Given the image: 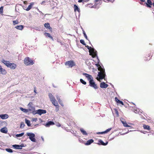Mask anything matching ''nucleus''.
I'll return each mask as SVG.
<instances>
[{
	"label": "nucleus",
	"instance_id": "2f4dec72",
	"mask_svg": "<svg viewBox=\"0 0 154 154\" xmlns=\"http://www.w3.org/2000/svg\"><path fill=\"white\" fill-rule=\"evenodd\" d=\"M24 134V132H22L19 134H16V136L17 137H22Z\"/></svg>",
	"mask_w": 154,
	"mask_h": 154
},
{
	"label": "nucleus",
	"instance_id": "bf43d9fd",
	"mask_svg": "<svg viewBox=\"0 0 154 154\" xmlns=\"http://www.w3.org/2000/svg\"><path fill=\"white\" fill-rule=\"evenodd\" d=\"M41 139L43 141H44V139L42 137H41Z\"/></svg>",
	"mask_w": 154,
	"mask_h": 154
},
{
	"label": "nucleus",
	"instance_id": "c9c22d12",
	"mask_svg": "<svg viewBox=\"0 0 154 154\" xmlns=\"http://www.w3.org/2000/svg\"><path fill=\"white\" fill-rule=\"evenodd\" d=\"M99 62L98 63V62H97L98 63H96L95 64V65L98 67V70H99V68L101 66H103L102 64L100 65L98 63H99Z\"/></svg>",
	"mask_w": 154,
	"mask_h": 154
},
{
	"label": "nucleus",
	"instance_id": "ea45409f",
	"mask_svg": "<svg viewBox=\"0 0 154 154\" xmlns=\"http://www.w3.org/2000/svg\"><path fill=\"white\" fill-rule=\"evenodd\" d=\"M111 129H112V128H109L106 129V130H105V131H104L105 133V134L107 132H108L109 131L111 130Z\"/></svg>",
	"mask_w": 154,
	"mask_h": 154
},
{
	"label": "nucleus",
	"instance_id": "603ef678",
	"mask_svg": "<svg viewBox=\"0 0 154 154\" xmlns=\"http://www.w3.org/2000/svg\"><path fill=\"white\" fill-rule=\"evenodd\" d=\"M21 146V149H22L23 147H24L25 146L24 145V144H22L21 145H20Z\"/></svg>",
	"mask_w": 154,
	"mask_h": 154
},
{
	"label": "nucleus",
	"instance_id": "6ab92c4d",
	"mask_svg": "<svg viewBox=\"0 0 154 154\" xmlns=\"http://www.w3.org/2000/svg\"><path fill=\"white\" fill-rule=\"evenodd\" d=\"M44 26L45 28L49 29L51 31H52V28L51 27H50V24L49 23H45L44 24Z\"/></svg>",
	"mask_w": 154,
	"mask_h": 154
},
{
	"label": "nucleus",
	"instance_id": "5701e85b",
	"mask_svg": "<svg viewBox=\"0 0 154 154\" xmlns=\"http://www.w3.org/2000/svg\"><path fill=\"white\" fill-rule=\"evenodd\" d=\"M147 7L150 8L151 7V5H152V3L150 0L147 1V3H146Z\"/></svg>",
	"mask_w": 154,
	"mask_h": 154
},
{
	"label": "nucleus",
	"instance_id": "412c9836",
	"mask_svg": "<svg viewBox=\"0 0 154 154\" xmlns=\"http://www.w3.org/2000/svg\"><path fill=\"white\" fill-rule=\"evenodd\" d=\"M34 4V2L31 3L30 5L28 6V7L26 9V11H29L32 8L33 5Z\"/></svg>",
	"mask_w": 154,
	"mask_h": 154
},
{
	"label": "nucleus",
	"instance_id": "3c124183",
	"mask_svg": "<svg viewBox=\"0 0 154 154\" xmlns=\"http://www.w3.org/2000/svg\"><path fill=\"white\" fill-rule=\"evenodd\" d=\"M115 111L117 115V116H119V114L118 111V110L117 109H115Z\"/></svg>",
	"mask_w": 154,
	"mask_h": 154
},
{
	"label": "nucleus",
	"instance_id": "f704fd0d",
	"mask_svg": "<svg viewBox=\"0 0 154 154\" xmlns=\"http://www.w3.org/2000/svg\"><path fill=\"white\" fill-rule=\"evenodd\" d=\"M80 42L82 44L86 46V44L85 43V42L84 41V40L83 39H81L80 40Z\"/></svg>",
	"mask_w": 154,
	"mask_h": 154
},
{
	"label": "nucleus",
	"instance_id": "7ed1b4c3",
	"mask_svg": "<svg viewBox=\"0 0 154 154\" xmlns=\"http://www.w3.org/2000/svg\"><path fill=\"white\" fill-rule=\"evenodd\" d=\"M2 62L8 67L12 69H15L17 67L16 64L14 63H11L9 61H6L5 60H3Z\"/></svg>",
	"mask_w": 154,
	"mask_h": 154
},
{
	"label": "nucleus",
	"instance_id": "5fc2aeb1",
	"mask_svg": "<svg viewBox=\"0 0 154 154\" xmlns=\"http://www.w3.org/2000/svg\"><path fill=\"white\" fill-rule=\"evenodd\" d=\"M83 2V0H79L78 2L79 3L82 2Z\"/></svg>",
	"mask_w": 154,
	"mask_h": 154
},
{
	"label": "nucleus",
	"instance_id": "774afa93",
	"mask_svg": "<svg viewBox=\"0 0 154 154\" xmlns=\"http://www.w3.org/2000/svg\"><path fill=\"white\" fill-rule=\"evenodd\" d=\"M114 0H111V2H114Z\"/></svg>",
	"mask_w": 154,
	"mask_h": 154
},
{
	"label": "nucleus",
	"instance_id": "c85d7f7f",
	"mask_svg": "<svg viewBox=\"0 0 154 154\" xmlns=\"http://www.w3.org/2000/svg\"><path fill=\"white\" fill-rule=\"evenodd\" d=\"M25 123L27 124V125L28 126H30L31 125L30 124V121L26 119H25Z\"/></svg>",
	"mask_w": 154,
	"mask_h": 154
},
{
	"label": "nucleus",
	"instance_id": "72a5a7b5",
	"mask_svg": "<svg viewBox=\"0 0 154 154\" xmlns=\"http://www.w3.org/2000/svg\"><path fill=\"white\" fill-rule=\"evenodd\" d=\"M80 81L83 85H85L86 84V82L82 79H80Z\"/></svg>",
	"mask_w": 154,
	"mask_h": 154
},
{
	"label": "nucleus",
	"instance_id": "423d86ee",
	"mask_svg": "<svg viewBox=\"0 0 154 154\" xmlns=\"http://www.w3.org/2000/svg\"><path fill=\"white\" fill-rule=\"evenodd\" d=\"M48 95L50 100L52 102V104L54 106H57L58 104V103L52 94L51 93H49Z\"/></svg>",
	"mask_w": 154,
	"mask_h": 154
},
{
	"label": "nucleus",
	"instance_id": "f03ea898",
	"mask_svg": "<svg viewBox=\"0 0 154 154\" xmlns=\"http://www.w3.org/2000/svg\"><path fill=\"white\" fill-rule=\"evenodd\" d=\"M99 72H98V74L97 77V80H102L104 79L105 80H106L105 77L106 76L105 69L103 66H102L99 69Z\"/></svg>",
	"mask_w": 154,
	"mask_h": 154
},
{
	"label": "nucleus",
	"instance_id": "4c0bfd02",
	"mask_svg": "<svg viewBox=\"0 0 154 154\" xmlns=\"http://www.w3.org/2000/svg\"><path fill=\"white\" fill-rule=\"evenodd\" d=\"M25 126V125L24 124V123L23 122H21L20 124V128H23Z\"/></svg>",
	"mask_w": 154,
	"mask_h": 154
},
{
	"label": "nucleus",
	"instance_id": "37998d69",
	"mask_svg": "<svg viewBox=\"0 0 154 154\" xmlns=\"http://www.w3.org/2000/svg\"><path fill=\"white\" fill-rule=\"evenodd\" d=\"M56 106L55 110L56 112H57L58 111V110H59V106L58 105V104L57 106Z\"/></svg>",
	"mask_w": 154,
	"mask_h": 154
},
{
	"label": "nucleus",
	"instance_id": "473e14b6",
	"mask_svg": "<svg viewBox=\"0 0 154 154\" xmlns=\"http://www.w3.org/2000/svg\"><path fill=\"white\" fill-rule=\"evenodd\" d=\"M82 31H83V34L84 37L86 39L88 40V37L87 35L85 33V32L83 29L82 30Z\"/></svg>",
	"mask_w": 154,
	"mask_h": 154
},
{
	"label": "nucleus",
	"instance_id": "69168bd1",
	"mask_svg": "<svg viewBox=\"0 0 154 154\" xmlns=\"http://www.w3.org/2000/svg\"><path fill=\"white\" fill-rule=\"evenodd\" d=\"M152 5H153V7H154V2H153V3H152Z\"/></svg>",
	"mask_w": 154,
	"mask_h": 154
},
{
	"label": "nucleus",
	"instance_id": "4468645a",
	"mask_svg": "<svg viewBox=\"0 0 154 154\" xmlns=\"http://www.w3.org/2000/svg\"><path fill=\"white\" fill-rule=\"evenodd\" d=\"M6 73V71L5 69L2 68V66L0 65V74H5Z\"/></svg>",
	"mask_w": 154,
	"mask_h": 154
},
{
	"label": "nucleus",
	"instance_id": "6e6d98bb",
	"mask_svg": "<svg viewBox=\"0 0 154 154\" xmlns=\"http://www.w3.org/2000/svg\"><path fill=\"white\" fill-rule=\"evenodd\" d=\"M128 133V132H126V133L122 134H121V135H125V134H127Z\"/></svg>",
	"mask_w": 154,
	"mask_h": 154
},
{
	"label": "nucleus",
	"instance_id": "20e7f679",
	"mask_svg": "<svg viewBox=\"0 0 154 154\" xmlns=\"http://www.w3.org/2000/svg\"><path fill=\"white\" fill-rule=\"evenodd\" d=\"M26 135L29 137V138L31 141L33 142H35L36 141V140L35 138V135L34 133L32 132H27L26 133Z\"/></svg>",
	"mask_w": 154,
	"mask_h": 154
},
{
	"label": "nucleus",
	"instance_id": "7c9ffc66",
	"mask_svg": "<svg viewBox=\"0 0 154 154\" xmlns=\"http://www.w3.org/2000/svg\"><path fill=\"white\" fill-rule=\"evenodd\" d=\"M5 150L9 153H12L13 152V150L11 148H8L5 149Z\"/></svg>",
	"mask_w": 154,
	"mask_h": 154
},
{
	"label": "nucleus",
	"instance_id": "9d476101",
	"mask_svg": "<svg viewBox=\"0 0 154 154\" xmlns=\"http://www.w3.org/2000/svg\"><path fill=\"white\" fill-rule=\"evenodd\" d=\"M28 112L29 111L31 113H32L34 115V112H35V107L33 106L28 107Z\"/></svg>",
	"mask_w": 154,
	"mask_h": 154
},
{
	"label": "nucleus",
	"instance_id": "393cba45",
	"mask_svg": "<svg viewBox=\"0 0 154 154\" xmlns=\"http://www.w3.org/2000/svg\"><path fill=\"white\" fill-rule=\"evenodd\" d=\"M44 35L46 37H48L50 38L53 41L54 40L53 37L49 33L47 32H45L44 33Z\"/></svg>",
	"mask_w": 154,
	"mask_h": 154
},
{
	"label": "nucleus",
	"instance_id": "dca6fc26",
	"mask_svg": "<svg viewBox=\"0 0 154 154\" xmlns=\"http://www.w3.org/2000/svg\"><path fill=\"white\" fill-rule=\"evenodd\" d=\"M74 11L75 12H76V11L79 12V13H80V9L79 8L78 6H77V5L75 4L74 5Z\"/></svg>",
	"mask_w": 154,
	"mask_h": 154
},
{
	"label": "nucleus",
	"instance_id": "de8ad7c7",
	"mask_svg": "<svg viewBox=\"0 0 154 154\" xmlns=\"http://www.w3.org/2000/svg\"><path fill=\"white\" fill-rule=\"evenodd\" d=\"M139 110L138 109V110L137 109H136V110H134V112L135 113H139Z\"/></svg>",
	"mask_w": 154,
	"mask_h": 154
},
{
	"label": "nucleus",
	"instance_id": "c756f323",
	"mask_svg": "<svg viewBox=\"0 0 154 154\" xmlns=\"http://www.w3.org/2000/svg\"><path fill=\"white\" fill-rule=\"evenodd\" d=\"M143 127L144 129L148 130H149L150 129V126L149 125H144Z\"/></svg>",
	"mask_w": 154,
	"mask_h": 154
},
{
	"label": "nucleus",
	"instance_id": "f257e3e1",
	"mask_svg": "<svg viewBox=\"0 0 154 154\" xmlns=\"http://www.w3.org/2000/svg\"><path fill=\"white\" fill-rule=\"evenodd\" d=\"M82 74L88 79L89 81V86L95 89L98 88V87L94 81L93 78L91 75L85 73H83Z\"/></svg>",
	"mask_w": 154,
	"mask_h": 154
},
{
	"label": "nucleus",
	"instance_id": "09e8293b",
	"mask_svg": "<svg viewBox=\"0 0 154 154\" xmlns=\"http://www.w3.org/2000/svg\"><path fill=\"white\" fill-rule=\"evenodd\" d=\"M37 118H34L32 119V121L33 122H36L37 121Z\"/></svg>",
	"mask_w": 154,
	"mask_h": 154
},
{
	"label": "nucleus",
	"instance_id": "e2e57ef3",
	"mask_svg": "<svg viewBox=\"0 0 154 154\" xmlns=\"http://www.w3.org/2000/svg\"><path fill=\"white\" fill-rule=\"evenodd\" d=\"M36 90H35V89H34V92L35 93H36Z\"/></svg>",
	"mask_w": 154,
	"mask_h": 154
},
{
	"label": "nucleus",
	"instance_id": "a878e982",
	"mask_svg": "<svg viewBox=\"0 0 154 154\" xmlns=\"http://www.w3.org/2000/svg\"><path fill=\"white\" fill-rule=\"evenodd\" d=\"M80 131L83 135H87L88 134L82 128L80 129Z\"/></svg>",
	"mask_w": 154,
	"mask_h": 154
},
{
	"label": "nucleus",
	"instance_id": "79ce46f5",
	"mask_svg": "<svg viewBox=\"0 0 154 154\" xmlns=\"http://www.w3.org/2000/svg\"><path fill=\"white\" fill-rule=\"evenodd\" d=\"M3 7L1 6L0 7V13H2L3 12Z\"/></svg>",
	"mask_w": 154,
	"mask_h": 154
},
{
	"label": "nucleus",
	"instance_id": "864d4df0",
	"mask_svg": "<svg viewBox=\"0 0 154 154\" xmlns=\"http://www.w3.org/2000/svg\"><path fill=\"white\" fill-rule=\"evenodd\" d=\"M57 126L58 127H60L61 126V125L60 123H58L57 125Z\"/></svg>",
	"mask_w": 154,
	"mask_h": 154
},
{
	"label": "nucleus",
	"instance_id": "f8f14e48",
	"mask_svg": "<svg viewBox=\"0 0 154 154\" xmlns=\"http://www.w3.org/2000/svg\"><path fill=\"white\" fill-rule=\"evenodd\" d=\"M108 86V85L104 82H102L100 84V87L101 88H106Z\"/></svg>",
	"mask_w": 154,
	"mask_h": 154
},
{
	"label": "nucleus",
	"instance_id": "13d9d810",
	"mask_svg": "<svg viewBox=\"0 0 154 154\" xmlns=\"http://www.w3.org/2000/svg\"><path fill=\"white\" fill-rule=\"evenodd\" d=\"M110 85H111L112 87V88H114V86L113 85H112L111 83H110Z\"/></svg>",
	"mask_w": 154,
	"mask_h": 154
},
{
	"label": "nucleus",
	"instance_id": "8fccbe9b",
	"mask_svg": "<svg viewBox=\"0 0 154 154\" xmlns=\"http://www.w3.org/2000/svg\"><path fill=\"white\" fill-rule=\"evenodd\" d=\"M119 100L117 97H115V100L116 102L118 103Z\"/></svg>",
	"mask_w": 154,
	"mask_h": 154
},
{
	"label": "nucleus",
	"instance_id": "58836bf2",
	"mask_svg": "<svg viewBox=\"0 0 154 154\" xmlns=\"http://www.w3.org/2000/svg\"><path fill=\"white\" fill-rule=\"evenodd\" d=\"M13 24L14 25H15V24H17L18 23V21L17 20H14L13 21Z\"/></svg>",
	"mask_w": 154,
	"mask_h": 154
},
{
	"label": "nucleus",
	"instance_id": "bb28decb",
	"mask_svg": "<svg viewBox=\"0 0 154 154\" xmlns=\"http://www.w3.org/2000/svg\"><path fill=\"white\" fill-rule=\"evenodd\" d=\"M20 109L21 111L24 113H27L28 112V109H24L22 107H20Z\"/></svg>",
	"mask_w": 154,
	"mask_h": 154
},
{
	"label": "nucleus",
	"instance_id": "2eb2a0df",
	"mask_svg": "<svg viewBox=\"0 0 154 154\" xmlns=\"http://www.w3.org/2000/svg\"><path fill=\"white\" fill-rule=\"evenodd\" d=\"M0 117L3 119H5L8 117V116L7 114H0Z\"/></svg>",
	"mask_w": 154,
	"mask_h": 154
},
{
	"label": "nucleus",
	"instance_id": "9b49d317",
	"mask_svg": "<svg viewBox=\"0 0 154 154\" xmlns=\"http://www.w3.org/2000/svg\"><path fill=\"white\" fill-rule=\"evenodd\" d=\"M121 121L123 124L124 126L125 127H131V126L127 124L126 122L125 121L124 119L122 118H121Z\"/></svg>",
	"mask_w": 154,
	"mask_h": 154
},
{
	"label": "nucleus",
	"instance_id": "a18cd8bd",
	"mask_svg": "<svg viewBox=\"0 0 154 154\" xmlns=\"http://www.w3.org/2000/svg\"><path fill=\"white\" fill-rule=\"evenodd\" d=\"M97 134H105V132L104 131L102 132H98L97 133Z\"/></svg>",
	"mask_w": 154,
	"mask_h": 154
},
{
	"label": "nucleus",
	"instance_id": "ddd939ff",
	"mask_svg": "<svg viewBox=\"0 0 154 154\" xmlns=\"http://www.w3.org/2000/svg\"><path fill=\"white\" fill-rule=\"evenodd\" d=\"M98 143H97L99 145H102L103 146L106 145L108 142V141L106 142V143H104L103 140H98Z\"/></svg>",
	"mask_w": 154,
	"mask_h": 154
},
{
	"label": "nucleus",
	"instance_id": "b1692460",
	"mask_svg": "<svg viewBox=\"0 0 154 154\" xmlns=\"http://www.w3.org/2000/svg\"><path fill=\"white\" fill-rule=\"evenodd\" d=\"M12 146L15 149H21V146L20 145L14 144L12 145Z\"/></svg>",
	"mask_w": 154,
	"mask_h": 154
},
{
	"label": "nucleus",
	"instance_id": "c03bdc74",
	"mask_svg": "<svg viewBox=\"0 0 154 154\" xmlns=\"http://www.w3.org/2000/svg\"><path fill=\"white\" fill-rule=\"evenodd\" d=\"M117 103L119 104H120L122 105H124L123 102L122 101L120 100L118 101V102Z\"/></svg>",
	"mask_w": 154,
	"mask_h": 154
},
{
	"label": "nucleus",
	"instance_id": "a19ab883",
	"mask_svg": "<svg viewBox=\"0 0 154 154\" xmlns=\"http://www.w3.org/2000/svg\"><path fill=\"white\" fill-rule=\"evenodd\" d=\"M33 103L32 102H29L27 106H28V107H31V106H33Z\"/></svg>",
	"mask_w": 154,
	"mask_h": 154
},
{
	"label": "nucleus",
	"instance_id": "4d7b16f0",
	"mask_svg": "<svg viewBox=\"0 0 154 154\" xmlns=\"http://www.w3.org/2000/svg\"><path fill=\"white\" fill-rule=\"evenodd\" d=\"M45 2V1H43L41 3V5H44V3Z\"/></svg>",
	"mask_w": 154,
	"mask_h": 154
},
{
	"label": "nucleus",
	"instance_id": "49530a36",
	"mask_svg": "<svg viewBox=\"0 0 154 154\" xmlns=\"http://www.w3.org/2000/svg\"><path fill=\"white\" fill-rule=\"evenodd\" d=\"M97 5V3H95L94 4V5L92 6V7H91V8H96V6Z\"/></svg>",
	"mask_w": 154,
	"mask_h": 154
},
{
	"label": "nucleus",
	"instance_id": "4be33fe9",
	"mask_svg": "<svg viewBox=\"0 0 154 154\" xmlns=\"http://www.w3.org/2000/svg\"><path fill=\"white\" fill-rule=\"evenodd\" d=\"M24 27V26L21 25L17 26L15 28L17 29L22 30L23 28Z\"/></svg>",
	"mask_w": 154,
	"mask_h": 154
},
{
	"label": "nucleus",
	"instance_id": "338daca9",
	"mask_svg": "<svg viewBox=\"0 0 154 154\" xmlns=\"http://www.w3.org/2000/svg\"><path fill=\"white\" fill-rule=\"evenodd\" d=\"M39 11L40 13H41L42 14H43V13L41 11Z\"/></svg>",
	"mask_w": 154,
	"mask_h": 154
},
{
	"label": "nucleus",
	"instance_id": "0eeeda50",
	"mask_svg": "<svg viewBox=\"0 0 154 154\" xmlns=\"http://www.w3.org/2000/svg\"><path fill=\"white\" fill-rule=\"evenodd\" d=\"M46 111L45 110L42 109H38L35 111V112H34V115L36 114H38L39 115H41L42 114H45L46 113Z\"/></svg>",
	"mask_w": 154,
	"mask_h": 154
},
{
	"label": "nucleus",
	"instance_id": "6e6552de",
	"mask_svg": "<svg viewBox=\"0 0 154 154\" xmlns=\"http://www.w3.org/2000/svg\"><path fill=\"white\" fill-rule=\"evenodd\" d=\"M90 53L91 54L93 55L94 56V57H97V59L98 63L99 62H100V60L99 59L98 57L97 56V52L94 48H93L92 49L91 51L90 52Z\"/></svg>",
	"mask_w": 154,
	"mask_h": 154
},
{
	"label": "nucleus",
	"instance_id": "cd10ccee",
	"mask_svg": "<svg viewBox=\"0 0 154 154\" xmlns=\"http://www.w3.org/2000/svg\"><path fill=\"white\" fill-rule=\"evenodd\" d=\"M56 98L57 100H58L59 104H60L62 106H63V105L62 103V100H60L59 97L58 96H56Z\"/></svg>",
	"mask_w": 154,
	"mask_h": 154
},
{
	"label": "nucleus",
	"instance_id": "a211bd4d",
	"mask_svg": "<svg viewBox=\"0 0 154 154\" xmlns=\"http://www.w3.org/2000/svg\"><path fill=\"white\" fill-rule=\"evenodd\" d=\"M54 122L51 121H50L48 122L47 123H46L45 125V126L46 127H48L50 126L51 125H54Z\"/></svg>",
	"mask_w": 154,
	"mask_h": 154
},
{
	"label": "nucleus",
	"instance_id": "e433bc0d",
	"mask_svg": "<svg viewBox=\"0 0 154 154\" xmlns=\"http://www.w3.org/2000/svg\"><path fill=\"white\" fill-rule=\"evenodd\" d=\"M85 47L88 50L89 52H90L91 51L92 49L93 48H92L91 47H90V46H88V45H86Z\"/></svg>",
	"mask_w": 154,
	"mask_h": 154
},
{
	"label": "nucleus",
	"instance_id": "f3484780",
	"mask_svg": "<svg viewBox=\"0 0 154 154\" xmlns=\"http://www.w3.org/2000/svg\"><path fill=\"white\" fill-rule=\"evenodd\" d=\"M0 131L2 133L6 134L8 132V130L6 127H3L0 129Z\"/></svg>",
	"mask_w": 154,
	"mask_h": 154
},
{
	"label": "nucleus",
	"instance_id": "0e129e2a",
	"mask_svg": "<svg viewBox=\"0 0 154 154\" xmlns=\"http://www.w3.org/2000/svg\"><path fill=\"white\" fill-rule=\"evenodd\" d=\"M38 124H37L35 125H34V126H38Z\"/></svg>",
	"mask_w": 154,
	"mask_h": 154
},
{
	"label": "nucleus",
	"instance_id": "052dcab7",
	"mask_svg": "<svg viewBox=\"0 0 154 154\" xmlns=\"http://www.w3.org/2000/svg\"><path fill=\"white\" fill-rule=\"evenodd\" d=\"M111 0H103V1L104 2H106L107 1H110Z\"/></svg>",
	"mask_w": 154,
	"mask_h": 154
},
{
	"label": "nucleus",
	"instance_id": "1a4fd4ad",
	"mask_svg": "<svg viewBox=\"0 0 154 154\" xmlns=\"http://www.w3.org/2000/svg\"><path fill=\"white\" fill-rule=\"evenodd\" d=\"M65 65L66 66H69V67H72L75 66L74 62L73 60H69L65 63Z\"/></svg>",
	"mask_w": 154,
	"mask_h": 154
},
{
	"label": "nucleus",
	"instance_id": "680f3d73",
	"mask_svg": "<svg viewBox=\"0 0 154 154\" xmlns=\"http://www.w3.org/2000/svg\"><path fill=\"white\" fill-rule=\"evenodd\" d=\"M140 0L142 2H145V0Z\"/></svg>",
	"mask_w": 154,
	"mask_h": 154
},
{
	"label": "nucleus",
	"instance_id": "39448f33",
	"mask_svg": "<svg viewBox=\"0 0 154 154\" xmlns=\"http://www.w3.org/2000/svg\"><path fill=\"white\" fill-rule=\"evenodd\" d=\"M24 63L27 66L33 65L34 63L32 60L30 59L29 57H26L24 60Z\"/></svg>",
	"mask_w": 154,
	"mask_h": 154
},
{
	"label": "nucleus",
	"instance_id": "aec40b11",
	"mask_svg": "<svg viewBox=\"0 0 154 154\" xmlns=\"http://www.w3.org/2000/svg\"><path fill=\"white\" fill-rule=\"evenodd\" d=\"M94 141L92 139H91L88 140L85 143L86 145H89L94 142Z\"/></svg>",
	"mask_w": 154,
	"mask_h": 154
}]
</instances>
